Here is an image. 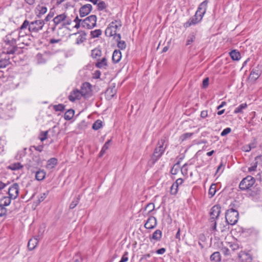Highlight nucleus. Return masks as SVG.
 Segmentation results:
<instances>
[{
    "instance_id": "f257e3e1",
    "label": "nucleus",
    "mask_w": 262,
    "mask_h": 262,
    "mask_svg": "<svg viewBox=\"0 0 262 262\" xmlns=\"http://www.w3.org/2000/svg\"><path fill=\"white\" fill-rule=\"evenodd\" d=\"M166 141L167 138L166 137H162L158 141L153 154L149 160V162H151L152 165H154L163 155L167 147V143L165 145Z\"/></svg>"
},
{
    "instance_id": "f03ea898",
    "label": "nucleus",
    "mask_w": 262,
    "mask_h": 262,
    "mask_svg": "<svg viewBox=\"0 0 262 262\" xmlns=\"http://www.w3.org/2000/svg\"><path fill=\"white\" fill-rule=\"evenodd\" d=\"M45 25V20H36L30 23L26 19L19 27L20 30H24L28 28L29 31L31 33H37L42 29Z\"/></svg>"
},
{
    "instance_id": "7ed1b4c3",
    "label": "nucleus",
    "mask_w": 262,
    "mask_h": 262,
    "mask_svg": "<svg viewBox=\"0 0 262 262\" xmlns=\"http://www.w3.org/2000/svg\"><path fill=\"white\" fill-rule=\"evenodd\" d=\"M66 17V13H63L60 14H58L54 17L52 19V24H49L48 28L47 29L46 32L48 33H51L54 32L57 26L63 23Z\"/></svg>"
},
{
    "instance_id": "20e7f679",
    "label": "nucleus",
    "mask_w": 262,
    "mask_h": 262,
    "mask_svg": "<svg viewBox=\"0 0 262 262\" xmlns=\"http://www.w3.org/2000/svg\"><path fill=\"white\" fill-rule=\"evenodd\" d=\"M238 215L237 210L233 208L228 209L225 213L226 222L230 225H235L238 221Z\"/></svg>"
},
{
    "instance_id": "39448f33",
    "label": "nucleus",
    "mask_w": 262,
    "mask_h": 262,
    "mask_svg": "<svg viewBox=\"0 0 262 262\" xmlns=\"http://www.w3.org/2000/svg\"><path fill=\"white\" fill-rule=\"evenodd\" d=\"M255 183V178L251 176H248L241 181L239 184V188L243 191L250 190Z\"/></svg>"
},
{
    "instance_id": "423d86ee",
    "label": "nucleus",
    "mask_w": 262,
    "mask_h": 262,
    "mask_svg": "<svg viewBox=\"0 0 262 262\" xmlns=\"http://www.w3.org/2000/svg\"><path fill=\"white\" fill-rule=\"evenodd\" d=\"M122 26V22L121 20H115L114 21H112L108 26L105 31V34L106 36L108 37L113 36L116 30H113V29H119Z\"/></svg>"
},
{
    "instance_id": "0eeeda50",
    "label": "nucleus",
    "mask_w": 262,
    "mask_h": 262,
    "mask_svg": "<svg viewBox=\"0 0 262 262\" xmlns=\"http://www.w3.org/2000/svg\"><path fill=\"white\" fill-rule=\"evenodd\" d=\"M97 16L95 15H91L85 18L82 19V27L88 29H92L96 26Z\"/></svg>"
},
{
    "instance_id": "6e6552de",
    "label": "nucleus",
    "mask_w": 262,
    "mask_h": 262,
    "mask_svg": "<svg viewBox=\"0 0 262 262\" xmlns=\"http://www.w3.org/2000/svg\"><path fill=\"white\" fill-rule=\"evenodd\" d=\"M221 211V207L219 204L214 205L210 209L209 212L210 218L209 222H214L218 219Z\"/></svg>"
},
{
    "instance_id": "1a4fd4ad",
    "label": "nucleus",
    "mask_w": 262,
    "mask_h": 262,
    "mask_svg": "<svg viewBox=\"0 0 262 262\" xmlns=\"http://www.w3.org/2000/svg\"><path fill=\"white\" fill-rule=\"evenodd\" d=\"M208 3V0H205L202 3H201L199 5L195 14L192 16V17H195L198 18H200V17H201V16L202 15L203 18L206 12Z\"/></svg>"
},
{
    "instance_id": "9d476101",
    "label": "nucleus",
    "mask_w": 262,
    "mask_h": 262,
    "mask_svg": "<svg viewBox=\"0 0 262 262\" xmlns=\"http://www.w3.org/2000/svg\"><path fill=\"white\" fill-rule=\"evenodd\" d=\"M79 91L83 97L85 98H90L92 96L91 84L87 82L83 83Z\"/></svg>"
},
{
    "instance_id": "9b49d317",
    "label": "nucleus",
    "mask_w": 262,
    "mask_h": 262,
    "mask_svg": "<svg viewBox=\"0 0 262 262\" xmlns=\"http://www.w3.org/2000/svg\"><path fill=\"white\" fill-rule=\"evenodd\" d=\"M19 185L17 183H13L8 189V193L10 198L14 200L17 198L19 194Z\"/></svg>"
},
{
    "instance_id": "f8f14e48",
    "label": "nucleus",
    "mask_w": 262,
    "mask_h": 262,
    "mask_svg": "<svg viewBox=\"0 0 262 262\" xmlns=\"http://www.w3.org/2000/svg\"><path fill=\"white\" fill-rule=\"evenodd\" d=\"M17 45H3L2 53L4 55H13L18 50Z\"/></svg>"
},
{
    "instance_id": "ddd939ff",
    "label": "nucleus",
    "mask_w": 262,
    "mask_h": 262,
    "mask_svg": "<svg viewBox=\"0 0 262 262\" xmlns=\"http://www.w3.org/2000/svg\"><path fill=\"white\" fill-rule=\"evenodd\" d=\"M92 6L90 4L83 5L79 9V15L81 17H83L90 13L92 10Z\"/></svg>"
},
{
    "instance_id": "4468645a",
    "label": "nucleus",
    "mask_w": 262,
    "mask_h": 262,
    "mask_svg": "<svg viewBox=\"0 0 262 262\" xmlns=\"http://www.w3.org/2000/svg\"><path fill=\"white\" fill-rule=\"evenodd\" d=\"M79 34L78 36L77 37L75 43L77 45H80L83 43L86 40V36L87 34L84 31H79L77 33H74L72 34V35H76Z\"/></svg>"
},
{
    "instance_id": "2eb2a0df",
    "label": "nucleus",
    "mask_w": 262,
    "mask_h": 262,
    "mask_svg": "<svg viewBox=\"0 0 262 262\" xmlns=\"http://www.w3.org/2000/svg\"><path fill=\"white\" fill-rule=\"evenodd\" d=\"M157 225V219L153 216H149L144 224V227L147 229H152Z\"/></svg>"
},
{
    "instance_id": "dca6fc26",
    "label": "nucleus",
    "mask_w": 262,
    "mask_h": 262,
    "mask_svg": "<svg viewBox=\"0 0 262 262\" xmlns=\"http://www.w3.org/2000/svg\"><path fill=\"white\" fill-rule=\"evenodd\" d=\"M117 92L115 88V84L113 83L111 86L108 88L105 91L106 99L110 100L112 99L116 95Z\"/></svg>"
},
{
    "instance_id": "f3484780",
    "label": "nucleus",
    "mask_w": 262,
    "mask_h": 262,
    "mask_svg": "<svg viewBox=\"0 0 262 262\" xmlns=\"http://www.w3.org/2000/svg\"><path fill=\"white\" fill-rule=\"evenodd\" d=\"M19 28L11 32L10 33L8 34L6 36H10L13 40L17 43V41L21 37L24 36V35H21V31Z\"/></svg>"
},
{
    "instance_id": "a211bd4d",
    "label": "nucleus",
    "mask_w": 262,
    "mask_h": 262,
    "mask_svg": "<svg viewBox=\"0 0 262 262\" xmlns=\"http://www.w3.org/2000/svg\"><path fill=\"white\" fill-rule=\"evenodd\" d=\"M82 97L81 93L78 89L73 90L68 96L69 100L71 102H74L76 100H79Z\"/></svg>"
},
{
    "instance_id": "6ab92c4d",
    "label": "nucleus",
    "mask_w": 262,
    "mask_h": 262,
    "mask_svg": "<svg viewBox=\"0 0 262 262\" xmlns=\"http://www.w3.org/2000/svg\"><path fill=\"white\" fill-rule=\"evenodd\" d=\"M162 232L159 229L156 230L149 237V240L151 243H156L161 240L162 238Z\"/></svg>"
},
{
    "instance_id": "aec40b11",
    "label": "nucleus",
    "mask_w": 262,
    "mask_h": 262,
    "mask_svg": "<svg viewBox=\"0 0 262 262\" xmlns=\"http://www.w3.org/2000/svg\"><path fill=\"white\" fill-rule=\"evenodd\" d=\"M200 18H195L191 17L188 21L183 24L184 28H188L191 26L195 25L200 23L202 19V16H201Z\"/></svg>"
},
{
    "instance_id": "412c9836",
    "label": "nucleus",
    "mask_w": 262,
    "mask_h": 262,
    "mask_svg": "<svg viewBox=\"0 0 262 262\" xmlns=\"http://www.w3.org/2000/svg\"><path fill=\"white\" fill-rule=\"evenodd\" d=\"M247 195L249 197L254 198L260 194V188L259 187H252L250 190H248Z\"/></svg>"
},
{
    "instance_id": "4be33fe9",
    "label": "nucleus",
    "mask_w": 262,
    "mask_h": 262,
    "mask_svg": "<svg viewBox=\"0 0 262 262\" xmlns=\"http://www.w3.org/2000/svg\"><path fill=\"white\" fill-rule=\"evenodd\" d=\"M95 66L99 69H106L108 67L106 58L103 57L101 59H98Z\"/></svg>"
},
{
    "instance_id": "5701e85b",
    "label": "nucleus",
    "mask_w": 262,
    "mask_h": 262,
    "mask_svg": "<svg viewBox=\"0 0 262 262\" xmlns=\"http://www.w3.org/2000/svg\"><path fill=\"white\" fill-rule=\"evenodd\" d=\"M7 55L2 54L0 56V69L4 68L10 63L9 57H7Z\"/></svg>"
},
{
    "instance_id": "b1692460",
    "label": "nucleus",
    "mask_w": 262,
    "mask_h": 262,
    "mask_svg": "<svg viewBox=\"0 0 262 262\" xmlns=\"http://www.w3.org/2000/svg\"><path fill=\"white\" fill-rule=\"evenodd\" d=\"M155 209V205L154 203H148L147 204L144 209H141L140 211H143V213L147 211V212H145L144 214V216L148 215L150 213L154 210Z\"/></svg>"
},
{
    "instance_id": "393cba45",
    "label": "nucleus",
    "mask_w": 262,
    "mask_h": 262,
    "mask_svg": "<svg viewBox=\"0 0 262 262\" xmlns=\"http://www.w3.org/2000/svg\"><path fill=\"white\" fill-rule=\"evenodd\" d=\"M122 57L121 52L119 50H115L112 55V61L114 63H117L119 62Z\"/></svg>"
},
{
    "instance_id": "a878e982",
    "label": "nucleus",
    "mask_w": 262,
    "mask_h": 262,
    "mask_svg": "<svg viewBox=\"0 0 262 262\" xmlns=\"http://www.w3.org/2000/svg\"><path fill=\"white\" fill-rule=\"evenodd\" d=\"M38 241L37 238L34 237L31 238L28 243V248L29 250H33L37 246Z\"/></svg>"
},
{
    "instance_id": "bb28decb",
    "label": "nucleus",
    "mask_w": 262,
    "mask_h": 262,
    "mask_svg": "<svg viewBox=\"0 0 262 262\" xmlns=\"http://www.w3.org/2000/svg\"><path fill=\"white\" fill-rule=\"evenodd\" d=\"M72 19L69 17H68L66 14V17L65 20L63 21V23L61 24V25L58 28V30L59 31L63 28H67L68 29H69V28H68L67 26L70 25L72 24Z\"/></svg>"
},
{
    "instance_id": "cd10ccee",
    "label": "nucleus",
    "mask_w": 262,
    "mask_h": 262,
    "mask_svg": "<svg viewBox=\"0 0 262 262\" xmlns=\"http://www.w3.org/2000/svg\"><path fill=\"white\" fill-rule=\"evenodd\" d=\"M210 259L211 261L220 262L221 260V255L220 253L218 251L213 252L210 257Z\"/></svg>"
},
{
    "instance_id": "c85d7f7f",
    "label": "nucleus",
    "mask_w": 262,
    "mask_h": 262,
    "mask_svg": "<svg viewBox=\"0 0 262 262\" xmlns=\"http://www.w3.org/2000/svg\"><path fill=\"white\" fill-rule=\"evenodd\" d=\"M36 10L37 11V16L38 17H41L42 15H44L47 11V8L44 6L38 5Z\"/></svg>"
},
{
    "instance_id": "c756f323",
    "label": "nucleus",
    "mask_w": 262,
    "mask_h": 262,
    "mask_svg": "<svg viewBox=\"0 0 262 262\" xmlns=\"http://www.w3.org/2000/svg\"><path fill=\"white\" fill-rule=\"evenodd\" d=\"M57 164V159L55 158H52L47 161L46 167L48 169L54 168Z\"/></svg>"
},
{
    "instance_id": "7c9ffc66",
    "label": "nucleus",
    "mask_w": 262,
    "mask_h": 262,
    "mask_svg": "<svg viewBox=\"0 0 262 262\" xmlns=\"http://www.w3.org/2000/svg\"><path fill=\"white\" fill-rule=\"evenodd\" d=\"M229 54L233 60L238 61L241 58L240 53L236 50H232Z\"/></svg>"
},
{
    "instance_id": "2f4dec72",
    "label": "nucleus",
    "mask_w": 262,
    "mask_h": 262,
    "mask_svg": "<svg viewBox=\"0 0 262 262\" xmlns=\"http://www.w3.org/2000/svg\"><path fill=\"white\" fill-rule=\"evenodd\" d=\"M46 175V173L44 170L39 169L36 172L35 178L38 181H42L45 178Z\"/></svg>"
},
{
    "instance_id": "473e14b6",
    "label": "nucleus",
    "mask_w": 262,
    "mask_h": 262,
    "mask_svg": "<svg viewBox=\"0 0 262 262\" xmlns=\"http://www.w3.org/2000/svg\"><path fill=\"white\" fill-rule=\"evenodd\" d=\"M260 75V72L256 69H253L250 73L249 78L254 81H256Z\"/></svg>"
},
{
    "instance_id": "72a5a7b5",
    "label": "nucleus",
    "mask_w": 262,
    "mask_h": 262,
    "mask_svg": "<svg viewBox=\"0 0 262 262\" xmlns=\"http://www.w3.org/2000/svg\"><path fill=\"white\" fill-rule=\"evenodd\" d=\"M111 142V140H108L103 145L99 154V157H102L103 155L105 153L106 151L108 149Z\"/></svg>"
},
{
    "instance_id": "f704fd0d",
    "label": "nucleus",
    "mask_w": 262,
    "mask_h": 262,
    "mask_svg": "<svg viewBox=\"0 0 262 262\" xmlns=\"http://www.w3.org/2000/svg\"><path fill=\"white\" fill-rule=\"evenodd\" d=\"M32 161L35 166H39L42 164V161L39 154H34L32 156Z\"/></svg>"
},
{
    "instance_id": "c9c22d12",
    "label": "nucleus",
    "mask_w": 262,
    "mask_h": 262,
    "mask_svg": "<svg viewBox=\"0 0 262 262\" xmlns=\"http://www.w3.org/2000/svg\"><path fill=\"white\" fill-rule=\"evenodd\" d=\"M196 38V33L192 32L189 34L186 40V46L190 45Z\"/></svg>"
},
{
    "instance_id": "e433bc0d",
    "label": "nucleus",
    "mask_w": 262,
    "mask_h": 262,
    "mask_svg": "<svg viewBox=\"0 0 262 262\" xmlns=\"http://www.w3.org/2000/svg\"><path fill=\"white\" fill-rule=\"evenodd\" d=\"M248 107V105L246 103H244L241 104L238 106H237L234 111V114H238V113H243V110L247 108Z\"/></svg>"
},
{
    "instance_id": "4c0bfd02",
    "label": "nucleus",
    "mask_w": 262,
    "mask_h": 262,
    "mask_svg": "<svg viewBox=\"0 0 262 262\" xmlns=\"http://www.w3.org/2000/svg\"><path fill=\"white\" fill-rule=\"evenodd\" d=\"M4 45H17V43L13 40L10 36H5L3 38Z\"/></svg>"
},
{
    "instance_id": "58836bf2",
    "label": "nucleus",
    "mask_w": 262,
    "mask_h": 262,
    "mask_svg": "<svg viewBox=\"0 0 262 262\" xmlns=\"http://www.w3.org/2000/svg\"><path fill=\"white\" fill-rule=\"evenodd\" d=\"M102 52L100 49L95 48L91 51V56L93 58H97L101 56Z\"/></svg>"
},
{
    "instance_id": "ea45409f",
    "label": "nucleus",
    "mask_w": 262,
    "mask_h": 262,
    "mask_svg": "<svg viewBox=\"0 0 262 262\" xmlns=\"http://www.w3.org/2000/svg\"><path fill=\"white\" fill-rule=\"evenodd\" d=\"M194 133H186L182 134L179 138V141L183 142L188 139L191 138Z\"/></svg>"
},
{
    "instance_id": "a19ab883",
    "label": "nucleus",
    "mask_w": 262,
    "mask_h": 262,
    "mask_svg": "<svg viewBox=\"0 0 262 262\" xmlns=\"http://www.w3.org/2000/svg\"><path fill=\"white\" fill-rule=\"evenodd\" d=\"M74 111L72 109H70L68 111H67L64 115V119L66 120H71L74 115Z\"/></svg>"
},
{
    "instance_id": "79ce46f5",
    "label": "nucleus",
    "mask_w": 262,
    "mask_h": 262,
    "mask_svg": "<svg viewBox=\"0 0 262 262\" xmlns=\"http://www.w3.org/2000/svg\"><path fill=\"white\" fill-rule=\"evenodd\" d=\"M23 167V166L19 162L13 163L7 167V168L12 170H18Z\"/></svg>"
},
{
    "instance_id": "37998d69",
    "label": "nucleus",
    "mask_w": 262,
    "mask_h": 262,
    "mask_svg": "<svg viewBox=\"0 0 262 262\" xmlns=\"http://www.w3.org/2000/svg\"><path fill=\"white\" fill-rule=\"evenodd\" d=\"M229 225H230L228 223L226 222L225 224H220L219 228L221 230V232L222 233H227L229 230Z\"/></svg>"
},
{
    "instance_id": "c03bdc74",
    "label": "nucleus",
    "mask_w": 262,
    "mask_h": 262,
    "mask_svg": "<svg viewBox=\"0 0 262 262\" xmlns=\"http://www.w3.org/2000/svg\"><path fill=\"white\" fill-rule=\"evenodd\" d=\"M216 191V186L215 184H212L209 188L208 195L209 198H212L215 194Z\"/></svg>"
},
{
    "instance_id": "a18cd8bd",
    "label": "nucleus",
    "mask_w": 262,
    "mask_h": 262,
    "mask_svg": "<svg viewBox=\"0 0 262 262\" xmlns=\"http://www.w3.org/2000/svg\"><path fill=\"white\" fill-rule=\"evenodd\" d=\"M12 199V198H10L9 196H4L1 200L2 202L3 201V203H2L1 204L3 205L4 207L8 206L11 204Z\"/></svg>"
},
{
    "instance_id": "49530a36",
    "label": "nucleus",
    "mask_w": 262,
    "mask_h": 262,
    "mask_svg": "<svg viewBox=\"0 0 262 262\" xmlns=\"http://www.w3.org/2000/svg\"><path fill=\"white\" fill-rule=\"evenodd\" d=\"M102 34V31L101 29H96L90 32V35L92 38H95L99 37Z\"/></svg>"
},
{
    "instance_id": "de8ad7c7",
    "label": "nucleus",
    "mask_w": 262,
    "mask_h": 262,
    "mask_svg": "<svg viewBox=\"0 0 262 262\" xmlns=\"http://www.w3.org/2000/svg\"><path fill=\"white\" fill-rule=\"evenodd\" d=\"M80 201V196L79 195L75 197L72 202L71 203L69 208L71 209H74L76 206L78 204Z\"/></svg>"
},
{
    "instance_id": "09e8293b",
    "label": "nucleus",
    "mask_w": 262,
    "mask_h": 262,
    "mask_svg": "<svg viewBox=\"0 0 262 262\" xmlns=\"http://www.w3.org/2000/svg\"><path fill=\"white\" fill-rule=\"evenodd\" d=\"M102 126V122L100 120H96L92 125V128L95 130H97Z\"/></svg>"
},
{
    "instance_id": "8fccbe9b",
    "label": "nucleus",
    "mask_w": 262,
    "mask_h": 262,
    "mask_svg": "<svg viewBox=\"0 0 262 262\" xmlns=\"http://www.w3.org/2000/svg\"><path fill=\"white\" fill-rule=\"evenodd\" d=\"M229 247L233 251L238 250L240 248V245L237 242L229 243Z\"/></svg>"
},
{
    "instance_id": "3c124183",
    "label": "nucleus",
    "mask_w": 262,
    "mask_h": 262,
    "mask_svg": "<svg viewBox=\"0 0 262 262\" xmlns=\"http://www.w3.org/2000/svg\"><path fill=\"white\" fill-rule=\"evenodd\" d=\"M82 19H80L78 16H77L74 19V21L76 23L74 28L78 29L80 27V26L82 27Z\"/></svg>"
},
{
    "instance_id": "603ef678",
    "label": "nucleus",
    "mask_w": 262,
    "mask_h": 262,
    "mask_svg": "<svg viewBox=\"0 0 262 262\" xmlns=\"http://www.w3.org/2000/svg\"><path fill=\"white\" fill-rule=\"evenodd\" d=\"M54 110L55 111L62 112L64 110L65 106L62 104H58L53 106Z\"/></svg>"
},
{
    "instance_id": "864d4df0",
    "label": "nucleus",
    "mask_w": 262,
    "mask_h": 262,
    "mask_svg": "<svg viewBox=\"0 0 262 262\" xmlns=\"http://www.w3.org/2000/svg\"><path fill=\"white\" fill-rule=\"evenodd\" d=\"M225 168V165L223 164V162H221L220 164L219 165V166L217 168L216 171V174L217 173H219V176L221 175V173L224 171Z\"/></svg>"
},
{
    "instance_id": "5fc2aeb1",
    "label": "nucleus",
    "mask_w": 262,
    "mask_h": 262,
    "mask_svg": "<svg viewBox=\"0 0 262 262\" xmlns=\"http://www.w3.org/2000/svg\"><path fill=\"white\" fill-rule=\"evenodd\" d=\"M98 10L99 11H102L106 8V5L103 1H100L97 4Z\"/></svg>"
},
{
    "instance_id": "6e6d98bb",
    "label": "nucleus",
    "mask_w": 262,
    "mask_h": 262,
    "mask_svg": "<svg viewBox=\"0 0 262 262\" xmlns=\"http://www.w3.org/2000/svg\"><path fill=\"white\" fill-rule=\"evenodd\" d=\"M7 213V209L3 205L0 204V217L6 216Z\"/></svg>"
},
{
    "instance_id": "4d7b16f0",
    "label": "nucleus",
    "mask_w": 262,
    "mask_h": 262,
    "mask_svg": "<svg viewBox=\"0 0 262 262\" xmlns=\"http://www.w3.org/2000/svg\"><path fill=\"white\" fill-rule=\"evenodd\" d=\"M178 191V187L173 183L170 187V193L172 195H175Z\"/></svg>"
},
{
    "instance_id": "13d9d810",
    "label": "nucleus",
    "mask_w": 262,
    "mask_h": 262,
    "mask_svg": "<svg viewBox=\"0 0 262 262\" xmlns=\"http://www.w3.org/2000/svg\"><path fill=\"white\" fill-rule=\"evenodd\" d=\"M117 47L121 50H124L126 47V44L125 41L121 40L117 42Z\"/></svg>"
},
{
    "instance_id": "bf43d9fd",
    "label": "nucleus",
    "mask_w": 262,
    "mask_h": 262,
    "mask_svg": "<svg viewBox=\"0 0 262 262\" xmlns=\"http://www.w3.org/2000/svg\"><path fill=\"white\" fill-rule=\"evenodd\" d=\"M36 59L39 63H43L46 62V60L43 58V55L40 53H38L36 55Z\"/></svg>"
},
{
    "instance_id": "052dcab7",
    "label": "nucleus",
    "mask_w": 262,
    "mask_h": 262,
    "mask_svg": "<svg viewBox=\"0 0 262 262\" xmlns=\"http://www.w3.org/2000/svg\"><path fill=\"white\" fill-rule=\"evenodd\" d=\"M181 172L182 174L184 176H187L188 174V168H187V164L185 163L183 165L181 168Z\"/></svg>"
},
{
    "instance_id": "680f3d73",
    "label": "nucleus",
    "mask_w": 262,
    "mask_h": 262,
    "mask_svg": "<svg viewBox=\"0 0 262 262\" xmlns=\"http://www.w3.org/2000/svg\"><path fill=\"white\" fill-rule=\"evenodd\" d=\"M48 131L42 132L39 135V139L41 141H43L47 138Z\"/></svg>"
},
{
    "instance_id": "e2e57ef3",
    "label": "nucleus",
    "mask_w": 262,
    "mask_h": 262,
    "mask_svg": "<svg viewBox=\"0 0 262 262\" xmlns=\"http://www.w3.org/2000/svg\"><path fill=\"white\" fill-rule=\"evenodd\" d=\"M32 148H34L35 150L39 152H41L43 150V145L31 146L30 148V150H31Z\"/></svg>"
},
{
    "instance_id": "0e129e2a",
    "label": "nucleus",
    "mask_w": 262,
    "mask_h": 262,
    "mask_svg": "<svg viewBox=\"0 0 262 262\" xmlns=\"http://www.w3.org/2000/svg\"><path fill=\"white\" fill-rule=\"evenodd\" d=\"M54 15V12L50 11V12L48 14L47 16L45 17V18L43 20H45V23L47 22V21H49L51 18H53Z\"/></svg>"
},
{
    "instance_id": "69168bd1",
    "label": "nucleus",
    "mask_w": 262,
    "mask_h": 262,
    "mask_svg": "<svg viewBox=\"0 0 262 262\" xmlns=\"http://www.w3.org/2000/svg\"><path fill=\"white\" fill-rule=\"evenodd\" d=\"M128 252H125L119 262H126L128 260Z\"/></svg>"
},
{
    "instance_id": "338daca9",
    "label": "nucleus",
    "mask_w": 262,
    "mask_h": 262,
    "mask_svg": "<svg viewBox=\"0 0 262 262\" xmlns=\"http://www.w3.org/2000/svg\"><path fill=\"white\" fill-rule=\"evenodd\" d=\"M221 250L224 255L229 256L230 255L229 250L228 248L223 247L221 248Z\"/></svg>"
},
{
    "instance_id": "774afa93",
    "label": "nucleus",
    "mask_w": 262,
    "mask_h": 262,
    "mask_svg": "<svg viewBox=\"0 0 262 262\" xmlns=\"http://www.w3.org/2000/svg\"><path fill=\"white\" fill-rule=\"evenodd\" d=\"M231 131V129L230 127H227L221 132V135L222 136H225L230 133Z\"/></svg>"
}]
</instances>
